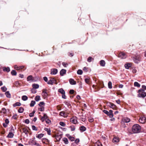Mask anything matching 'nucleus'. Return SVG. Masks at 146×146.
<instances>
[{"label":"nucleus","mask_w":146,"mask_h":146,"mask_svg":"<svg viewBox=\"0 0 146 146\" xmlns=\"http://www.w3.org/2000/svg\"><path fill=\"white\" fill-rule=\"evenodd\" d=\"M69 127L70 128H71V131H73L75 130V127L74 126H73V127H72V126H70Z\"/></svg>","instance_id":"nucleus-56"},{"label":"nucleus","mask_w":146,"mask_h":146,"mask_svg":"<svg viewBox=\"0 0 146 146\" xmlns=\"http://www.w3.org/2000/svg\"><path fill=\"white\" fill-rule=\"evenodd\" d=\"M40 79L39 77L38 76H35L33 77V82H35L38 81Z\"/></svg>","instance_id":"nucleus-14"},{"label":"nucleus","mask_w":146,"mask_h":146,"mask_svg":"<svg viewBox=\"0 0 146 146\" xmlns=\"http://www.w3.org/2000/svg\"><path fill=\"white\" fill-rule=\"evenodd\" d=\"M21 105V104L19 102H17L13 104V106L14 107L16 106H20Z\"/></svg>","instance_id":"nucleus-28"},{"label":"nucleus","mask_w":146,"mask_h":146,"mask_svg":"<svg viewBox=\"0 0 146 146\" xmlns=\"http://www.w3.org/2000/svg\"><path fill=\"white\" fill-rule=\"evenodd\" d=\"M36 104V102L34 100H32L31 101V103L30 104V106L31 107H33L34 106V105Z\"/></svg>","instance_id":"nucleus-29"},{"label":"nucleus","mask_w":146,"mask_h":146,"mask_svg":"<svg viewBox=\"0 0 146 146\" xmlns=\"http://www.w3.org/2000/svg\"><path fill=\"white\" fill-rule=\"evenodd\" d=\"M70 84L72 85H75L76 84V82L72 78H70L69 80Z\"/></svg>","instance_id":"nucleus-10"},{"label":"nucleus","mask_w":146,"mask_h":146,"mask_svg":"<svg viewBox=\"0 0 146 146\" xmlns=\"http://www.w3.org/2000/svg\"><path fill=\"white\" fill-rule=\"evenodd\" d=\"M44 134L43 133H40L38 135H36V137L40 139L44 136Z\"/></svg>","instance_id":"nucleus-20"},{"label":"nucleus","mask_w":146,"mask_h":146,"mask_svg":"<svg viewBox=\"0 0 146 146\" xmlns=\"http://www.w3.org/2000/svg\"><path fill=\"white\" fill-rule=\"evenodd\" d=\"M86 128L84 126H82L80 127V130L81 132H82L86 130Z\"/></svg>","instance_id":"nucleus-11"},{"label":"nucleus","mask_w":146,"mask_h":146,"mask_svg":"<svg viewBox=\"0 0 146 146\" xmlns=\"http://www.w3.org/2000/svg\"><path fill=\"white\" fill-rule=\"evenodd\" d=\"M133 59L135 63L138 64L141 61V56L140 55H137L134 57Z\"/></svg>","instance_id":"nucleus-3"},{"label":"nucleus","mask_w":146,"mask_h":146,"mask_svg":"<svg viewBox=\"0 0 146 146\" xmlns=\"http://www.w3.org/2000/svg\"><path fill=\"white\" fill-rule=\"evenodd\" d=\"M11 74L13 76H15L17 74V72L15 70H13L11 71Z\"/></svg>","instance_id":"nucleus-21"},{"label":"nucleus","mask_w":146,"mask_h":146,"mask_svg":"<svg viewBox=\"0 0 146 146\" xmlns=\"http://www.w3.org/2000/svg\"><path fill=\"white\" fill-rule=\"evenodd\" d=\"M125 67L126 69H128L129 68L131 67L130 63H128L125 64Z\"/></svg>","instance_id":"nucleus-22"},{"label":"nucleus","mask_w":146,"mask_h":146,"mask_svg":"<svg viewBox=\"0 0 146 146\" xmlns=\"http://www.w3.org/2000/svg\"><path fill=\"white\" fill-rule=\"evenodd\" d=\"M32 129L33 130H35V131H37L38 130L37 128H36L35 125H32Z\"/></svg>","instance_id":"nucleus-45"},{"label":"nucleus","mask_w":146,"mask_h":146,"mask_svg":"<svg viewBox=\"0 0 146 146\" xmlns=\"http://www.w3.org/2000/svg\"><path fill=\"white\" fill-rule=\"evenodd\" d=\"M39 85L38 84H32L33 87L35 89H36L39 88Z\"/></svg>","instance_id":"nucleus-17"},{"label":"nucleus","mask_w":146,"mask_h":146,"mask_svg":"<svg viewBox=\"0 0 146 146\" xmlns=\"http://www.w3.org/2000/svg\"><path fill=\"white\" fill-rule=\"evenodd\" d=\"M80 141V139L78 138L76 139L75 141V142L77 144Z\"/></svg>","instance_id":"nucleus-63"},{"label":"nucleus","mask_w":146,"mask_h":146,"mask_svg":"<svg viewBox=\"0 0 146 146\" xmlns=\"http://www.w3.org/2000/svg\"><path fill=\"white\" fill-rule=\"evenodd\" d=\"M46 123L47 124H50V123H51V121L48 119H46Z\"/></svg>","instance_id":"nucleus-51"},{"label":"nucleus","mask_w":146,"mask_h":146,"mask_svg":"<svg viewBox=\"0 0 146 146\" xmlns=\"http://www.w3.org/2000/svg\"><path fill=\"white\" fill-rule=\"evenodd\" d=\"M76 117H73L70 119V121L72 123L76 124L77 122Z\"/></svg>","instance_id":"nucleus-6"},{"label":"nucleus","mask_w":146,"mask_h":146,"mask_svg":"<svg viewBox=\"0 0 146 146\" xmlns=\"http://www.w3.org/2000/svg\"><path fill=\"white\" fill-rule=\"evenodd\" d=\"M142 89H143L144 90V91L146 90V86L145 85H143L142 86Z\"/></svg>","instance_id":"nucleus-59"},{"label":"nucleus","mask_w":146,"mask_h":146,"mask_svg":"<svg viewBox=\"0 0 146 146\" xmlns=\"http://www.w3.org/2000/svg\"><path fill=\"white\" fill-rule=\"evenodd\" d=\"M1 112H3L4 113H5L6 112V110L4 108H3L2 110L1 111Z\"/></svg>","instance_id":"nucleus-57"},{"label":"nucleus","mask_w":146,"mask_h":146,"mask_svg":"<svg viewBox=\"0 0 146 146\" xmlns=\"http://www.w3.org/2000/svg\"><path fill=\"white\" fill-rule=\"evenodd\" d=\"M14 67L15 69L17 70H19V66H18L17 65H14Z\"/></svg>","instance_id":"nucleus-61"},{"label":"nucleus","mask_w":146,"mask_h":146,"mask_svg":"<svg viewBox=\"0 0 146 146\" xmlns=\"http://www.w3.org/2000/svg\"><path fill=\"white\" fill-rule=\"evenodd\" d=\"M43 80L46 82H47L48 81V78L46 76H44L43 78Z\"/></svg>","instance_id":"nucleus-60"},{"label":"nucleus","mask_w":146,"mask_h":146,"mask_svg":"<svg viewBox=\"0 0 146 146\" xmlns=\"http://www.w3.org/2000/svg\"><path fill=\"white\" fill-rule=\"evenodd\" d=\"M51 79L53 83V84H57V82L56 81V80L54 78L51 77Z\"/></svg>","instance_id":"nucleus-37"},{"label":"nucleus","mask_w":146,"mask_h":146,"mask_svg":"<svg viewBox=\"0 0 146 146\" xmlns=\"http://www.w3.org/2000/svg\"><path fill=\"white\" fill-rule=\"evenodd\" d=\"M35 100L36 102H38L40 100V96H36L35 98Z\"/></svg>","instance_id":"nucleus-31"},{"label":"nucleus","mask_w":146,"mask_h":146,"mask_svg":"<svg viewBox=\"0 0 146 146\" xmlns=\"http://www.w3.org/2000/svg\"><path fill=\"white\" fill-rule=\"evenodd\" d=\"M137 92L138 93L137 95L138 97L144 98L146 96V92L143 89L139 90Z\"/></svg>","instance_id":"nucleus-2"},{"label":"nucleus","mask_w":146,"mask_h":146,"mask_svg":"<svg viewBox=\"0 0 146 146\" xmlns=\"http://www.w3.org/2000/svg\"><path fill=\"white\" fill-rule=\"evenodd\" d=\"M31 143H33V144H32V145H36V146H39V144L38 143H36L35 142H34V141H32Z\"/></svg>","instance_id":"nucleus-44"},{"label":"nucleus","mask_w":146,"mask_h":146,"mask_svg":"<svg viewBox=\"0 0 146 146\" xmlns=\"http://www.w3.org/2000/svg\"><path fill=\"white\" fill-rule=\"evenodd\" d=\"M145 117H141L140 118L139 121L142 123H144L145 122Z\"/></svg>","instance_id":"nucleus-7"},{"label":"nucleus","mask_w":146,"mask_h":146,"mask_svg":"<svg viewBox=\"0 0 146 146\" xmlns=\"http://www.w3.org/2000/svg\"><path fill=\"white\" fill-rule=\"evenodd\" d=\"M59 124L62 127H64L66 125L65 123L62 121L60 122L59 123Z\"/></svg>","instance_id":"nucleus-47"},{"label":"nucleus","mask_w":146,"mask_h":146,"mask_svg":"<svg viewBox=\"0 0 146 146\" xmlns=\"http://www.w3.org/2000/svg\"><path fill=\"white\" fill-rule=\"evenodd\" d=\"M28 99V97L26 95H23L22 96V99L24 101H26Z\"/></svg>","instance_id":"nucleus-27"},{"label":"nucleus","mask_w":146,"mask_h":146,"mask_svg":"<svg viewBox=\"0 0 146 146\" xmlns=\"http://www.w3.org/2000/svg\"><path fill=\"white\" fill-rule=\"evenodd\" d=\"M103 112L104 113L106 114L107 115L109 116V117H110L109 113L108 111L106 110H103Z\"/></svg>","instance_id":"nucleus-40"},{"label":"nucleus","mask_w":146,"mask_h":146,"mask_svg":"<svg viewBox=\"0 0 146 146\" xmlns=\"http://www.w3.org/2000/svg\"><path fill=\"white\" fill-rule=\"evenodd\" d=\"M45 104V103L44 102H41L38 104L39 106L40 107H42V105H44Z\"/></svg>","instance_id":"nucleus-48"},{"label":"nucleus","mask_w":146,"mask_h":146,"mask_svg":"<svg viewBox=\"0 0 146 146\" xmlns=\"http://www.w3.org/2000/svg\"><path fill=\"white\" fill-rule=\"evenodd\" d=\"M62 141H64L65 144H68V140L66 138H64L63 139Z\"/></svg>","instance_id":"nucleus-23"},{"label":"nucleus","mask_w":146,"mask_h":146,"mask_svg":"<svg viewBox=\"0 0 146 146\" xmlns=\"http://www.w3.org/2000/svg\"><path fill=\"white\" fill-rule=\"evenodd\" d=\"M17 115V114H15L14 115H13L12 117H11V118L12 119H17V117H16V116Z\"/></svg>","instance_id":"nucleus-54"},{"label":"nucleus","mask_w":146,"mask_h":146,"mask_svg":"<svg viewBox=\"0 0 146 146\" xmlns=\"http://www.w3.org/2000/svg\"><path fill=\"white\" fill-rule=\"evenodd\" d=\"M113 111L111 110H110L109 111L110 118H111L113 116Z\"/></svg>","instance_id":"nucleus-24"},{"label":"nucleus","mask_w":146,"mask_h":146,"mask_svg":"<svg viewBox=\"0 0 146 146\" xmlns=\"http://www.w3.org/2000/svg\"><path fill=\"white\" fill-rule=\"evenodd\" d=\"M92 58L91 56H89L87 59V61L88 62H90L92 61Z\"/></svg>","instance_id":"nucleus-50"},{"label":"nucleus","mask_w":146,"mask_h":146,"mask_svg":"<svg viewBox=\"0 0 146 146\" xmlns=\"http://www.w3.org/2000/svg\"><path fill=\"white\" fill-rule=\"evenodd\" d=\"M141 127L139 124H135L132 127V131L133 133H138L140 132Z\"/></svg>","instance_id":"nucleus-1"},{"label":"nucleus","mask_w":146,"mask_h":146,"mask_svg":"<svg viewBox=\"0 0 146 146\" xmlns=\"http://www.w3.org/2000/svg\"><path fill=\"white\" fill-rule=\"evenodd\" d=\"M62 65L64 67H66L67 66H68V64L67 63L63 62L62 63Z\"/></svg>","instance_id":"nucleus-49"},{"label":"nucleus","mask_w":146,"mask_h":146,"mask_svg":"<svg viewBox=\"0 0 146 146\" xmlns=\"http://www.w3.org/2000/svg\"><path fill=\"white\" fill-rule=\"evenodd\" d=\"M65 114V113L63 111H61L60 113V115L61 116H63Z\"/></svg>","instance_id":"nucleus-64"},{"label":"nucleus","mask_w":146,"mask_h":146,"mask_svg":"<svg viewBox=\"0 0 146 146\" xmlns=\"http://www.w3.org/2000/svg\"><path fill=\"white\" fill-rule=\"evenodd\" d=\"M58 72L57 69L55 68L51 69V70L50 74L52 75H55Z\"/></svg>","instance_id":"nucleus-5"},{"label":"nucleus","mask_w":146,"mask_h":146,"mask_svg":"<svg viewBox=\"0 0 146 146\" xmlns=\"http://www.w3.org/2000/svg\"><path fill=\"white\" fill-rule=\"evenodd\" d=\"M66 70L64 69H62L60 71V73L61 76H63L66 72Z\"/></svg>","instance_id":"nucleus-9"},{"label":"nucleus","mask_w":146,"mask_h":146,"mask_svg":"<svg viewBox=\"0 0 146 146\" xmlns=\"http://www.w3.org/2000/svg\"><path fill=\"white\" fill-rule=\"evenodd\" d=\"M100 64L101 66H104L105 64V61L103 60H101L100 61Z\"/></svg>","instance_id":"nucleus-19"},{"label":"nucleus","mask_w":146,"mask_h":146,"mask_svg":"<svg viewBox=\"0 0 146 146\" xmlns=\"http://www.w3.org/2000/svg\"><path fill=\"white\" fill-rule=\"evenodd\" d=\"M48 116L46 113H44L43 116L41 117L40 119L42 122H43L45 120H46L48 118Z\"/></svg>","instance_id":"nucleus-8"},{"label":"nucleus","mask_w":146,"mask_h":146,"mask_svg":"<svg viewBox=\"0 0 146 146\" xmlns=\"http://www.w3.org/2000/svg\"><path fill=\"white\" fill-rule=\"evenodd\" d=\"M3 69L4 72H9V67L7 68L3 67Z\"/></svg>","instance_id":"nucleus-30"},{"label":"nucleus","mask_w":146,"mask_h":146,"mask_svg":"<svg viewBox=\"0 0 146 146\" xmlns=\"http://www.w3.org/2000/svg\"><path fill=\"white\" fill-rule=\"evenodd\" d=\"M31 92L33 94H35L36 93V90L32 88L31 89Z\"/></svg>","instance_id":"nucleus-53"},{"label":"nucleus","mask_w":146,"mask_h":146,"mask_svg":"<svg viewBox=\"0 0 146 146\" xmlns=\"http://www.w3.org/2000/svg\"><path fill=\"white\" fill-rule=\"evenodd\" d=\"M134 86L135 87H140V84L138 82H135L134 83Z\"/></svg>","instance_id":"nucleus-33"},{"label":"nucleus","mask_w":146,"mask_h":146,"mask_svg":"<svg viewBox=\"0 0 146 146\" xmlns=\"http://www.w3.org/2000/svg\"><path fill=\"white\" fill-rule=\"evenodd\" d=\"M107 105L110 107L111 108H112L113 110H115L116 108V106L114 105L113 104L110 102H108L107 103Z\"/></svg>","instance_id":"nucleus-4"},{"label":"nucleus","mask_w":146,"mask_h":146,"mask_svg":"<svg viewBox=\"0 0 146 146\" xmlns=\"http://www.w3.org/2000/svg\"><path fill=\"white\" fill-rule=\"evenodd\" d=\"M124 122L125 123H128L130 121V119L129 118H128L127 117H125V118L124 119Z\"/></svg>","instance_id":"nucleus-34"},{"label":"nucleus","mask_w":146,"mask_h":146,"mask_svg":"<svg viewBox=\"0 0 146 146\" xmlns=\"http://www.w3.org/2000/svg\"><path fill=\"white\" fill-rule=\"evenodd\" d=\"M58 92L61 94H65V92L63 88H61L58 90Z\"/></svg>","instance_id":"nucleus-15"},{"label":"nucleus","mask_w":146,"mask_h":146,"mask_svg":"<svg viewBox=\"0 0 146 146\" xmlns=\"http://www.w3.org/2000/svg\"><path fill=\"white\" fill-rule=\"evenodd\" d=\"M42 94H44V95L46 97H47L48 95V93L46 92V89H44L42 91Z\"/></svg>","instance_id":"nucleus-18"},{"label":"nucleus","mask_w":146,"mask_h":146,"mask_svg":"<svg viewBox=\"0 0 146 146\" xmlns=\"http://www.w3.org/2000/svg\"><path fill=\"white\" fill-rule=\"evenodd\" d=\"M5 94L7 98H9V92L7 91L5 93Z\"/></svg>","instance_id":"nucleus-62"},{"label":"nucleus","mask_w":146,"mask_h":146,"mask_svg":"<svg viewBox=\"0 0 146 146\" xmlns=\"http://www.w3.org/2000/svg\"><path fill=\"white\" fill-rule=\"evenodd\" d=\"M27 81H31L33 82V77L32 75H29L28 76L27 78Z\"/></svg>","instance_id":"nucleus-13"},{"label":"nucleus","mask_w":146,"mask_h":146,"mask_svg":"<svg viewBox=\"0 0 146 146\" xmlns=\"http://www.w3.org/2000/svg\"><path fill=\"white\" fill-rule=\"evenodd\" d=\"M14 136V134L13 132H10V138L13 137Z\"/></svg>","instance_id":"nucleus-55"},{"label":"nucleus","mask_w":146,"mask_h":146,"mask_svg":"<svg viewBox=\"0 0 146 146\" xmlns=\"http://www.w3.org/2000/svg\"><path fill=\"white\" fill-rule=\"evenodd\" d=\"M89 79L90 78L88 77H87V78H85V82L87 84H89Z\"/></svg>","instance_id":"nucleus-42"},{"label":"nucleus","mask_w":146,"mask_h":146,"mask_svg":"<svg viewBox=\"0 0 146 146\" xmlns=\"http://www.w3.org/2000/svg\"><path fill=\"white\" fill-rule=\"evenodd\" d=\"M68 138L71 141H74V137H72L71 135L69 136L68 137Z\"/></svg>","instance_id":"nucleus-46"},{"label":"nucleus","mask_w":146,"mask_h":146,"mask_svg":"<svg viewBox=\"0 0 146 146\" xmlns=\"http://www.w3.org/2000/svg\"><path fill=\"white\" fill-rule=\"evenodd\" d=\"M53 137H55L57 141H59L62 138V137H60L59 135H55Z\"/></svg>","instance_id":"nucleus-26"},{"label":"nucleus","mask_w":146,"mask_h":146,"mask_svg":"<svg viewBox=\"0 0 146 146\" xmlns=\"http://www.w3.org/2000/svg\"><path fill=\"white\" fill-rule=\"evenodd\" d=\"M41 108H38V110L41 111H44V108L43 106L41 107Z\"/></svg>","instance_id":"nucleus-52"},{"label":"nucleus","mask_w":146,"mask_h":146,"mask_svg":"<svg viewBox=\"0 0 146 146\" xmlns=\"http://www.w3.org/2000/svg\"><path fill=\"white\" fill-rule=\"evenodd\" d=\"M24 111V109L23 108L21 107L18 110V111L19 113H23Z\"/></svg>","instance_id":"nucleus-25"},{"label":"nucleus","mask_w":146,"mask_h":146,"mask_svg":"<svg viewBox=\"0 0 146 146\" xmlns=\"http://www.w3.org/2000/svg\"><path fill=\"white\" fill-rule=\"evenodd\" d=\"M44 130L45 131H47V134L49 135H50L51 134L50 132L51 130L50 128H44Z\"/></svg>","instance_id":"nucleus-16"},{"label":"nucleus","mask_w":146,"mask_h":146,"mask_svg":"<svg viewBox=\"0 0 146 146\" xmlns=\"http://www.w3.org/2000/svg\"><path fill=\"white\" fill-rule=\"evenodd\" d=\"M23 132L25 133V135H27L28 134V131L27 130V129L25 128H23Z\"/></svg>","instance_id":"nucleus-35"},{"label":"nucleus","mask_w":146,"mask_h":146,"mask_svg":"<svg viewBox=\"0 0 146 146\" xmlns=\"http://www.w3.org/2000/svg\"><path fill=\"white\" fill-rule=\"evenodd\" d=\"M108 86L109 89H111L112 88V83L111 81L109 82L108 84Z\"/></svg>","instance_id":"nucleus-39"},{"label":"nucleus","mask_w":146,"mask_h":146,"mask_svg":"<svg viewBox=\"0 0 146 146\" xmlns=\"http://www.w3.org/2000/svg\"><path fill=\"white\" fill-rule=\"evenodd\" d=\"M119 141V137H114L113 139V142L117 143Z\"/></svg>","instance_id":"nucleus-12"},{"label":"nucleus","mask_w":146,"mask_h":146,"mask_svg":"<svg viewBox=\"0 0 146 146\" xmlns=\"http://www.w3.org/2000/svg\"><path fill=\"white\" fill-rule=\"evenodd\" d=\"M25 122L27 124H28L29 123L30 121L28 119H26L25 120Z\"/></svg>","instance_id":"nucleus-58"},{"label":"nucleus","mask_w":146,"mask_h":146,"mask_svg":"<svg viewBox=\"0 0 146 146\" xmlns=\"http://www.w3.org/2000/svg\"><path fill=\"white\" fill-rule=\"evenodd\" d=\"M64 103L67 106L68 108H70L69 106H71V105L69 102H65Z\"/></svg>","instance_id":"nucleus-36"},{"label":"nucleus","mask_w":146,"mask_h":146,"mask_svg":"<svg viewBox=\"0 0 146 146\" xmlns=\"http://www.w3.org/2000/svg\"><path fill=\"white\" fill-rule=\"evenodd\" d=\"M1 90L3 92H5L7 90V88L5 86L1 87Z\"/></svg>","instance_id":"nucleus-41"},{"label":"nucleus","mask_w":146,"mask_h":146,"mask_svg":"<svg viewBox=\"0 0 146 146\" xmlns=\"http://www.w3.org/2000/svg\"><path fill=\"white\" fill-rule=\"evenodd\" d=\"M83 71L82 70L79 69L77 70V73L79 75H82L83 73Z\"/></svg>","instance_id":"nucleus-38"},{"label":"nucleus","mask_w":146,"mask_h":146,"mask_svg":"<svg viewBox=\"0 0 146 146\" xmlns=\"http://www.w3.org/2000/svg\"><path fill=\"white\" fill-rule=\"evenodd\" d=\"M50 80L48 81L47 82V84H48L52 85L53 84V83L52 79L51 77H50Z\"/></svg>","instance_id":"nucleus-32"},{"label":"nucleus","mask_w":146,"mask_h":146,"mask_svg":"<svg viewBox=\"0 0 146 146\" xmlns=\"http://www.w3.org/2000/svg\"><path fill=\"white\" fill-rule=\"evenodd\" d=\"M25 68V69L23 70H25L26 69V68H25V66H19V70H20L23 69V68Z\"/></svg>","instance_id":"nucleus-43"}]
</instances>
